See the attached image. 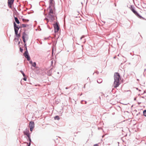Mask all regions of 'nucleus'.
Wrapping results in <instances>:
<instances>
[{"label": "nucleus", "mask_w": 146, "mask_h": 146, "mask_svg": "<svg viewBox=\"0 0 146 146\" xmlns=\"http://www.w3.org/2000/svg\"><path fill=\"white\" fill-rule=\"evenodd\" d=\"M114 87L116 88L118 87L120 84L119 80L121 79L119 74L117 72L114 73Z\"/></svg>", "instance_id": "f257e3e1"}, {"label": "nucleus", "mask_w": 146, "mask_h": 146, "mask_svg": "<svg viewBox=\"0 0 146 146\" xmlns=\"http://www.w3.org/2000/svg\"><path fill=\"white\" fill-rule=\"evenodd\" d=\"M53 26L54 28L55 33L58 32L59 30V27L58 24L56 23L53 25Z\"/></svg>", "instance_id": "f03ea898"}, {"label": "nucleus", "mask_w": 146, "mask_h": 146, "mask_svg": "<svg viewBox=\"0 0 146 146\" xmlns=\"http://www.w3.org/2000/svg\"><path fill=\"white\" fill-rule=\"evenodd\" d=\"M22 38L23 39V41L24 43H25V38H26L27 40L28 39V37L27 35L24 33H23V35Z\"/></svg>", "instance_id": "7ed1b4c3"}, {"label": "nucleus", "mask_w": 146, "mask_h": 146, "mask_svg": "<svg viewBox=\"0 0 146 146\" xmlns=\"http://www.w3.org/2000/svg\"><path fill=\"white\" fill-rule=\"evenodd\" d=\"M14 0H8V5L10 8H12V5L13 4Z\"/></svg>", "instance_id": "20e7f679"}, {"label": "nucleus", "mask_w": 146, "mask_h": 146, "mask_svg": "<svg viewBox=\"0 0 146 146\" xmlns=\"http://www.w3.org/2000/svg\"><path fill=\"white\" fill-rule=\"evenodd\" d=\"M24 55L25 57L27 58V60L29 61L30 60V57L28 54V52L27 50L24 53Z\"/></svg>", "instance_id": "39448f33"}, {"label": "nucleus", "mask_w": 146, "mask_h": 146, "mask_svg": "<svg viewBox=\"0 0 146 146\" xmlns=\"http://www.w3.org/2000/svg\"><path fill=\"white\" fill-rule=\"evenodd\" d=\"M14 27L15 33L18 32V31L20 27L17 26L15 22L14 23Z\"/></svg>", "instance_id": "423d86ee"}, {"label": "nucleus", "mask_w": 146, "mask_h": 146, "mask_svg": "<svg viewBox=\"0 0 146 146\" xmlns=\"http://www.w3.org/2000/svg\"><path fill=\"white\" fill-rule=\"evenodd\" d=\"M131 10L133 11V12L134 13V14H135L137 16L139 15L138 13H137V12L134 9V8L132 6H131Z\"/></svg>", "instance_id": "0eeeda50"}, {"label": "nucleus", "mask_w": 146, "mask_h": 146, "mask_svg": "<svg viewBox=\"0 0 146 146\" xmlns=\"http://www.w3.org/2000/svg\"><path fill=\"white\" fill-rule=\"evenodd\" d=\"M55 16V14L53 13H49L48 15V16L49 18L52 19Z\"/></svg>", "instance_id": "6e6552de"}, {"label": "nucleus", "mask_w": 146, "mask_h": 146, "mask_svg": "<svg viewBox=\"0 0 146 146\" xmlns=\"http://www.w3.org/2000/svg\"><path fill=\"white\" fill-rule=\"evenodd\" d=\"M29 126L30 127H34V123L33 121H31L30 122Z\"/></svg>", "instance_id": "1a4fd4ad"}, {"label": "nucleus", "mask_w": 146, "mask_h": 146, "mask_svg": "<svg viewBox=\"0 0 146 146\" xmlns=\"http://www.w3.org/2000/svg\"><path fill=\"white\" fill-rule=\"evenodd\" d=\"M48 10L49 11V13H53L52 9L50 5L49 6V7L48 9Z\"/></svg>", "instance_id": "9d476101"}, {"label": "nucleus", "mask_w": 146, "mask_h": 146, "mask_svg": "<svg viewBox=\"0 0 146 146\" xmlns=\"http://www.w3.org/2000/svg\"><path fill=\"white\" fill-rule=\"evenodd\" d=\"M15 22H16V23L17 24H19V23H20L17 17H15Z\"/></svg>", "instance_id": "9b49d317"}, {"label": "nucleus", "mask_w": 146, "mask_h": 146, "mask_svg": "<svg viewBox=\"0 0 146 146\" xmlns=\"http://www.w3.org/2000/svg\"><path fill=\"white\" fill-rule=\"evenodd\" d=\"M21 35L20 34H19L17 35V36L18 37L17 38H15V40H17V41H18L19 40V38L20 36Z\"/></svg>", "instance_id": "f8f14e48"}, {"label": "nucleus", "mask_w": 146, "mask_h": 146, "mask_svg": "<svg viewBox=\"0 0 146 146\" xmlns=\"http://www.w3.org/2000/svg\"><path fill=\"white\" fill-rule=\"evenodd\" d=\"M102 82V80L101 78H99L97 80V82L99 83H101Z\"/></svg>", "instance_id": "ddd939ff"}, {"label": "nucleus", "mask_w": 146, "mask_h": 146, "mask_svg": "<svg viewBox=\"0 0 146 146\" xmlns=\"http://www.w3.org/2000/svg\"><path fill=\"white\" fill-rule=\"evenodd\" d=\"M21 26L22 27H27L29 26V25L27 24H22L21 25Z\"/></svg>", "instance_id": "4468645a"}, {"label": "nucleus", "mask_w": 146, "mask_h": 146, "mask_svg": "<svg viewBox=\"0 0 146 146\" xmlns=\"http://www.w3.org/2000/svg\"><path fill=\"white\" fill-rule=\"evenodd\" d=\"M54 118L55 120H59L60 119L59 116H58V115H57V116H55L54 117Z\"/></svg>", "instance_id": "2eb2a0df"}, {"label": "nucleus", "mask_w": 146, "mask_h": 146, "mask_svg": "<svg viewBox=\"0 0 146 146\" xmlns=\"http://www.w3.org/2000/svg\"><path fill=\"white\" fill-rule=\"evenodd\" d=\"M22 20L24 22H27L29 21V20L25 19H23Z\"/></svg>", "instance_id": "dca6fc26"}, {"label": "nucleus", "mask_w": 146, "mask_h": 146, "mask_svg": "<svg viewBox=\"0 0 146 146\" xmlns=\"http://www.w3.org/2000/svg\"><path fill=\"white\" fill-rule=\"evenodd\" d=\"M25 134L27 135V136L29 139V140H30V141H31V139L30 138L29 134V133H27Z\"/></svg>", "instance_id": "f3484780"}, {"label": "nucleus", "mask_w": 146, "mask_h": 146, "mask_svg": "<svg viewBox=\"0 0 146 146\" xmlns=\"http://www.w3.org/2000/svg\"><path fill=\"white\" fill-rule=\"evenodd\" d=\"M53 0H49L50 5H52Z\"/></svg>", "instance_id": "a211bd4d"}, {"label": "nucleus", "mask_w": 146, "mask_h": 146, "mask_svg": "<svg viewBox=\"0 0 146 146\" xmlns=\"http://www.w3.org/2000/svg\"><path fill=\"white\" fill-rule=\"evenodd\" d=\"M143 113L144 115L145 116H146V110H144V111H143Z\"/></svg>", "instance_id": "6ab92c4d"}, {"label": "nucleus", "mask_w": 146, "mask_h": 146, "mask_svg": "<svg viewBox=\"0 0 146 146\" xmlns=\"http://www.w3.org/2000/svg\"><path fill=\"white\" fill-rule=\"evenodd\" d=\"M32 66H33L35 67V66H36V63L35 62H34L33 64H32Z\"/></svg>", "instance_id": "aec40b11"}, {"label": "nucleus", "mask_w": 146, "mask_h": 146, "mask_svg": "<svg viewBox=\"0 0 146 146\" xmlns=\"http://www.w3.org/2000/svg\"><path fill=\"white\" fill-rule=\"evenodd\" d=\"M30 130L31 131H32V130H33V129L34 128V127H30Z\"/></svg>", "instance_id": "412c9836"}, {"label": "nucleus", "mask_w": 146, "mask_h": 146, "mask_svg": "<svg viewBox=\"0 0 146 146\" xmlns=\"http://www.w3.org/2000/svg\"><path fill=\"white\" fill-rule=\"evenodd\" d=\"M24 44H25L24 46H25V47H26V50H27V47H26V41H25V43H24Z\"/></svg>", "instance_id": "4be33fe9"}, {"label": "nucleus", "mask_w": 146, "mask_h": 146, "mask_svg": "<svg viewBox=\"0 0 146 146\" xmlns=\"http://www.w3.org/2000/svg\"><path fill=\"white\" fill-rule=\"evenodd\" d=\"M20 50L21 52H22L23 51V49L21 48H20Z\"/></svg>", "instance_id": "5701e85b"}, {"label": "nucleus", "mask_w": 146, "mask_h": 146, "mask_svg": "<svg viewBox=\"0 0 146 146\" xmlns=\"http://www.w3.org/2000/svg\"><path fill=\"white\" fill-rule=\"evenodd\" d=\"M23 79L25 81H26L27 80V78H26V77H24V78H23Z\"/></svg>", "instance_id": "b1692460"}, {"label": "nucleus", "mask_w": 146, "mask_h": 146, "mask_svg": "<svg viewBox=\"0 0 146 146\" xmlns=\"http://www.w3.org/2000/svg\"><path fill=\"white\" fill-rule=\"evenodd\" d=\"M94 146H98V144H95Z\"/></svg>", "instance_id": "393cba45"}, {"label": "nucleus", "mask_w": 146, "mask_h": 146, "mask_svg": "<svg viewBox=\"0 0 146 146\" xmlns=\"http://www.w3.org/2000/svg\"><path fill=\"white\" fill-rule=\"evenodd\" d=\"M23 74V76L24 77H25V76H25V74H24V73H23V74Z\"/></svg>", "instance_id": "a878e982"}, {"label": "nucleus", "mask_w": 146, "mask_h": 146, "mask_svg": "<svg viewBox=\"0 0 146 146\" xmlns=\"http://www.w3.org/2000/svg\"><path fill=\"white\" fill-rule=\"evenodd\" d=\"M15 34L16 35V36L18 34V32L15 33Z\"/></svg>", "instance_id": "bb28decb"}, {"label": "nucleus", "mask_w": 146, "mask_h": 146, "mask_svg": "<svg viewBox=\"0 0 146 146\" xmlns=\"http://www.w3.org/2000/svg\"><path fill=\"white\" fill-rule=\"evenodd\" d=\"M21 72L22 73V74H23V73H24L23 72V71H21Z\"/></svg>", "instance_id": "cd10ccee"}, {"label": "nucleus", "mask_w": 146, "mask_h": 146, "mask_svg": "<svg viewBox=\"0 0 146 146\" xmlns=\"http://www.w3.org/2000/svg\"><path fill=\"white\" fill-rule=\"evenodd\" d=\"M30 145H31V143H29V144L28 145V146H30Z\"/></svg>", "instance_id": "c85d7f7f"}, {"label": "nucleus", "mask_w": 146, "mask_h": 146, "mask_svg": "<svg viewBox=\"0 0 146 146\" xmlns=\"http://www.w3.org/2000/svg\"><path fill=\"white\" fill-rule=\"evenodd\" d=\"M30 64H32V61H31V62H30Z\"/></svg>", "instance_id": "c756f323"}, {"label": "nucleus", "mask_w": 146, "mask_h": 146, "mask_svg": "<svg viewBox=\"0 0 146 146\" xmlns=\"http://www.w3.org/2000/svg\"><path fill=\"white\" fill-rule=\"evenodd\" d=\"M20 43V41H19V42H18V44H19Z\"/></svg>", "instance_id": "7c9ffc66"}]
</instances>
